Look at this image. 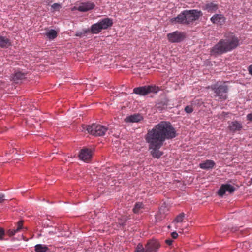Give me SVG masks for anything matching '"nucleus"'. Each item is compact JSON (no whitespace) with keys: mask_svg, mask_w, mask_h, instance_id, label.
Masks as SVG:
<instances>
[{"mask_svg":"<svg viewBox=\"0 0 252 252\" xmlns=\"http://www.w3.org/2000/svg\"><path fill=\"white\" fill-rule=\"evenodd\" d=\"M23 221L21 220L19 221L16 224V228L12 229H9L7 230L6 233L9 236H12L14 235L16 233L20 232L22 230H26V228H24L23 226Z\"/></svg>","mask_w":252,"mask_h":252,"instance_id":"nucleus-9","label":"nucleus"},{"mask_svg":"<svg viewBox=\"0 0 252 252\" xmlns=\"http://www.w3.org/2000/svg\"><path fill=\"white\" fill-rule=\"evenodd\" d=\"M4 235V230L0 228V240H2L3 239V236Z\"/></svg>","mask_w":252,"mask_h":252,"instance_id":"nucleus-31","label":"nucleus"},{"mask_svg":"<svg viewBox=\"0 0 252 252\" xmlns=\"http://www.w3.org/2000/svg\"><path fill=\"white\" fill-rule=\"evenodd\" d=\"M122 224V225H125V222H123V223H122V224Z\"/></svg>","mask_w":252,"mask_h":252,"instance_id":"nucleus-40","label":"nucleus"},{"mask_svg":"<svg viewBox=\"0 0 252 252\" xmlns=\"http://www.w3.org/2000/svg\"><path fill=\"white\" fill-rule=\"evenodd\" d=\"M228 91V88L224 85H221V92L226 93Z\"/></svg>","mask_w":252,"mask_h":252,"instance_id":"nucleus-32","label":"nucleus"},{"mask_svg":"<svg viewBox=\"0 0 252 252\" xmlns=\"http://www.w3.org/2000/svg\"><path fill=\"white\" fill-rule=\"evenodd\" d=\"M159 89L155 86H145L135 88L133 92L140 95H145L150 93H157Z\"/></svg>","mask_w":252,"mask_h":252,"instance_id":"nucleus-5","label":"nucleus"},{"mask_svg":"<svg viewBox=\"0 0 252 252\" xmlns=\"http://www.w3.org/2000/svg\"><path fill=\"white\" fill-rule=\"evenodd\" d=\"M193 108L192 106L188 105L185 108V111L187 113H191L193 111Z\"/></svg>","mask_w":252,"mask_h":252,"instance_id":"nucleus-30","label":"nucleus"},{"mask_svg":"<svg viewBox=\"0 0 252 252\" xmlns=\"http://www.w3.org/2000/svg\"><path fill=\"white\" fill-rule=\"evenodd\" d=\"M247 120L250 121H252V113L248 114L247 115Z\"/></svg>","mask_w":252,"mask_h":252,"instance_id":"nucleus-36","label":"nucleus"},{"mask_svg":"<svg viewBox=\"0 0 252 252\" xmlns=\"http://www.w3.org/2000/svg\"><path fill=\"white\" fill-rule=\"evenodd\" d=\"M202 15L201 11L197 10H185L182 11L177 17L170 19V22L174 24L188 25L197 20Z\"/></svg>","mask_w":252,"mask_h":252,"instance_id":"nucleus-2","label":"nucleus"},{"mask_svg":"<svg viewBox=\"0 0 252 252\" xmlns=\"http://www.w3.org/2000/svg\"><path fill=\"white\" fill-rule=\"evenodd\" d=\"M143 208V204L141 202L136 203L133 209V211L134 213H139L140 212L141 209Z\"/></svg>","mask_w":252,"mask_h":252,"instance_id":"nucleus-23","label":"nucleus"},{"mask_svg":"<svg viewBox=\"0 0 252 252\" xmlns=\"http://www.w3.org/2000/svg\"><path fill=\"white\" fill-rule=\"evenodd\" d=\"M61 8V5L60 4L57 3H55L53 4V5L51 6V8L53 10L59 11Z\"/></svg>","mask_w":252,"mask_h":252,"instance_id":"nucleus-28","label":"nucleus"},{"mask_svg":"<svg viewBox=\"0 0 252 252\" xmlns=\"http://www.w3.org/2000/svg\"><path fill=\"white\" fill-rule=\"evenodd\" d=\"M220 41L218 44L215 45L211 51L212 55H217L220 54Z\"/></svg>","mask_w":252,"mask_h":252,"instance_id":"nucleus-22","label":"nucleus"},{"mask_svg":"<svg viewBox=\"0 0 252 252\" xmlns=\"http://www.w3.org/2000/svg\"><path fill=\"white\" fill-rule=\"evenodd\" d=\"M95 6L94 3L92 2H86L82 3L76 8V9L81 12H86L90 10L93 9Z\"/></svg>","mask_w":252,"mask_h":252,"instance_id":"nucleus-10","label":"nucleus"},{"mask_svg":"<svg viewBox=\"0 0 252 252\" xmlns=\"http://www.w3.org/2000/svg\"><path fill=\"white\" fill-rule=\"evenodd\" d=\"M230 130L233 132H236L241 130L242 128V124L237 121L231 122L229 125Z\"/></svg>","mask_w":252,"mask_h":252,"instance_id":"nucleus-13","label":"nucleus"},{"mask_svg":"<svg viewBox=\"0 0 252 252\" xmlns=\"http://www.w3.org/2000/svg\"><path fill=\"white\" fill-rule=\"evenodd\" d=\"M11 45L10 40L6 37L0 36V47L7 48Z\"/></svg>","mask_w":252,"mask_h":252,"instance_id":"nucleus-17","label":"nucleus"},{"mask_svg":"<svg viewBox=\"0 0 252 252\" xmlns=\"http://www.w3.org/2000/svg\"><path fill=\"white\" fill-rule=\"evenodd\" d=\"M211 22L214 24H218L220 21V15L216 14L211 18Z\"/></svg>","mask_w":252,"mask_h":252,"instance_id":"nucleus-26","label":"nucleus"},{"mask_svg":"<svg viewBox=\"0 0 252 252\" xmlns=\"http://www.w3.org/2000/svg\"><path fill=\"white\" fill-rule=\"evenodd\" d=\"M221 99L222 98V95L221 94Z\"/></svg>","mask_w":252,"mask_h":252,"instance_id":"nucleus-42","label":"nucleus"},{"mask_svg":"<svg viewBox=\"0 0 252 252\" xmlns=\"http://www.w3.org/2000/svg\"><path fill=\"white\" fill-rule=\"evenodd\" d=\"M248 71L249 73L252 75V64L250 65L248 67Z\"/></svg>","mask_w":252,"mask_h":252,"instance_id":"nucleus-37","label":"nucleus"},{"mask_svg":"<svg viewBox=\"0 0 252 252\" xmlns=\"http://www.w3.org/2000/svg\"><path fill=\"white\" fill-rule=\"evenodd\" d=\"M4 195L2 193H0V203L2 202L4 200Z\"/></svg>","mask_w":252,"mask_h":252,"instance_id":"nucleus-35","label":"nucleus"},{"mask_svg":"<svg viewBox=\"0 0 252 252\" xmlns=\"http://www.w3.org/2000/svg\"><path fill=\"white\" fill-rule=\"evenodd\" d=\"M45 35L50 40H53L57 37V32L55 30L51 29L47 32Z\"/></svg>","mask_w":252,"mask_h":252,"instance_id":"nucleus-20","label":"nucleus"},{"mask_svg":"<svg viewBox=\"0 0 252 252\" xmlns=\"http://www.w3.org/2000/svg\"><path fill=\"white\" fill-rule=\"evenodd\" d=\"M92 155L93 151L91 149L83 148L81 150L79 157L82 160L89 162L92 158Z\"/></svg>","mask_w":252,"mask_h":252,"instance_id":"nucleus-8","label":"nucleus"},{"mask_svg":"<svg viewBox=\"0 0 252 252\" xmlns=\"http://www.w3.org/2000/svg\"><path fill=\"white\" fill-rule=\"evenodd\" d=\"M215 165V163L214 161L210 160H207L199 164V167L201 169H208L210 168H212Z\"/></svg>","mask_w":252,"mask_h":252,"instance_id":"nucleus-15","label":"nucleus"},{"mask_svg":"<svg viewBox=\"0 0 252 252\" xmlns=\"http://www.w3.org/2000/svg\"><path fill=\"white\" fill-rule=\"evenodd\" d=\"M165 243L167 245L170 246L172 244L173 240L170 239H166L165 240Z\"/></svg>","mask_w":252,"mask_h":252,"instance_id":"nucleus-33","label":"nucleus"},{"mask_svg":"<svg viewBox=\"0 0 252 252\" xmlns=\"http://www.w3.org/2000/svg\"><path fill=\"white\" fill-rule=\"evenodd\" d=\"M216 95L220 96V86L218 84L214 85L211 87Z\"/></svg>","mask_w":252,"mask_h":252,"instance_id":"nucleus-25","label":"nucleus"},{"mask_svg":"<svg viewBox=\"0 0 252 252\" xmlns=\"http://www.w3.org/2000/svg\"><path fill=\"white\" fill-rule=\"evenodd\" d=\"M98 22L102 30L107 29L113 25L112 20L109 18H105Z\"/></svg>","mask_w":252,"mask_h":252,"instance_id":"nucleus-12","label":"nucleus"},{"mask_svg":"<svg viewBox=\"0 0 252 252\" xmlns=\"http://www.w3.org/2000/svg\"><path fill=\"white\" fill-rule=\"evenodd\" d=\"M204 9L209 12H214L218 9V6L213 2H210L205 5Z\"/></svg>","mask_w":252,"mask_h":252,"instance_id":"nucleus-16","label":"nucleus"},{"mask_svg":"<svg viewBox=\"0 0 252 252\" xmlns=\"http://www.w3.org/2000/svg\"><path fill=\"white\" fill-rule=\"evenodd\" d=\"M167 106V103L165 102H158L156 104V107L158 108L160 110H162L163 109L166 108Z\"/></svg>","mask_w":252,"mask_h":252,"instance_id":"nucleus-27","label":"nucleus"},{"mask_svg":"<svg viewBox=\"0 0 252 252\" xmlns=\"http://www.w3.org/2000/svg\"><path fill=\"white\" fill-rule=\"evenodd\" d=\"M26 74L19 71L15 73L13 79L14 81L18 82L26 78Z\"/></svg>","mask_w":252,"mask_h":252,"instance_id":"nucleus-19","label":"nucleus"},{"mask_svg":"<svg viewBox=\"0 0 252 252\" xmlns=\"http://www.w3.org/2000/svg\"><path fill=\"white\" fill-rule=\"evenodd\" d=\"M167 37L169 42L171 43L180 42L185 37L183 32L176 31L167 34Z\"/></svg>","mask_w":252,"mask_h":252,"instance_id":"nucleus-6","label":"nucleus"},{"mask_svg":"<svg viewBox=\"0 0 252 252\" xmlns=\"http://www.w3.org/2000/svg\"><path fill=\"white\" fill-rule=\"evenodd\" d=\"M160 244L157 240H150L145 246V252H157Z\"/></svg>","mask_w":252,"mask_h":252,"instance_id":"nucleus-7","label":"nucleus"},{"mask_svg":"<svg viewBox=\"0 0 252 252\" xmlns=\"http://www.w3.org/2000/svg\"><path fill=\"white\" fill-rule=\"evenodd\" d=\"M221 20H222V19H223V17L221 16Z\"/></svg>","mask_w":252,"mask_h":252,"instance_id":"nucleus-41","label":"nucleus"},{"mask_svg":"<svg viewBox=\"0 0 252 252\" xmlns=\"http://www.w3.org/2000/svg\"><path fill=\"white\" fill-rule=\"evenodd\" d=\"M135 252H145V248L142 245H138Z\"/></svg>","mask_w":252,"mask_h":252,"instance_id":"nucleus-29","label":"nucleus"},{"mask_svg":"<svg viewBox=\"0 0 252 252\" xmlns=\"http://www.w3.org/2000/svg\"><path fill=\"white\" fill-rule=\"evenodd\" d=\"M176 136V130L171 124L167 121H161L148 130L145 139L152 157L159 158L163 154L159 149L163 146L164 142Z\"/></svg>","mask_w":252,"mask_h":252,"instance_id":"nucleus-1","label":"nucleus"},{"mask_svg":"<svg viewBox=\"0 0 252 252\" xmlns=\"http://www.w3.org/2000/svg\"><path fill=\"white\" fill-rule=\"evenodd\" d=\"M48 250V248L45 245L37 244L35 246L36 252H46Z\"/></svg>","mask_w":252,"mask_h":252,"instance_id":"nucleus-21","label":"nucleus"},{"mask_svg":"<svg viewBox=\"0 0 252 252\" xmlns=\"http://www.w3.org/2000/svg\"><path fill=\"white\" fill-rule=\"evenodd\" d=\"M102 31L100 25L98 22L97 23L94 24L91 27V31L92 33L97 34Z\"/></svg>","mask_w":252,"mask_h":252,"instance_id":"nucleus-18","label":"nucleus"},{"mask_svg":"<svg viewBox=\"0 0 252 252\" xmlns=\"http://www.w3.org/2000/svg\"><path fill=\"white\" fill-rule=\"evenodd\" d=\"M143 117L138 114H135L126 117L125 121L126 122L137 123L142 120Z\"/></svg>","mask_w":252,"mask_h":252,"instance_id":"nucleus-14","label":"nucleus"},{"mask_svg":"<svg viewBox=\"0 0 252 252\" xmlns=\"http://www.w3.org/2000/svg\"><path fill=\"white\" fill-rule=\"evenodd\" d=\"M223 98L224 99H225L226 98V96L225 94L224 96H223Z\"/></svg>","mask_w":252,"mask_h":252,"instance_id":"nucleus-39","label":"nucleus"},{"mask_svg":"<svg viewBox=\"0 0 252 252\" xmlns=\"http://www.w3.org/2000/svg\"><path fill=\"white\" fill-rule=\"evenodd\" d=\"M185 214L184 213H180L174 219L173 223H180L183 221L185 217Z\"/></svg>","mask_w":252,"mask_h":252,"instance_id":"nucleus-24","label":"nucleus"},{"mask_svg":"<svg viewBox=\"0 0 252 252\" xmlns=\"http://www.w3.org/2000/svg\"><path fill=\"white\" fill-rule=\"evenodd\" d=\"M171 236L173 239H176L178 237V234L176 232H173L171 233Z\"/></svg>","mask_w":252,"mask_h":252,"instance_id":"nucleus-34","label":"nucleus"},{"mask_svg":"<svg viewBox=\"0 0 252 252\" xmlns=\"http://www.w3.org/2000/svg\"><path fill=\"white\" fill-rule=\"evenodd\" d=\"M224 38L221 40V53L230 51L239 45V40L233 33H225Z\"/></svg>","mask_w":252,"mask_h":252,"instance_id":"nucleus-3","label":"nucleus"},{"mask_svg":"<svg viewBox=\"0 0 252 252\" xmlns=\"http://www.w3.org/2000/svg\"><path fill=\"white\" fill-rule=\"evenodd\" d=\"M87 130L88 133L96 136L104 135L107 131L108 128L105 126L100 125L93 124L87 126Z\"/></svg>","mask_w":252,"mask_h":252,"instance_id":"nucleus-4","label":"nucleus"},{"mask_svg":"<svg viewBox=\"0 0 252 252\" xmlns=\"http://www.w3.org/2000/svg\"><path fill=\"white\" fill-rule=\"evenodd\" d=\"M220 193H221V192H220V188L218 189V191H217V194H218V195L219 196H220Z\"/></svg>","mask_w":252,"mask_h":252,"instance_id":"nucleus-38","label":"nucleus"},{"mask_svg":"<svg viewBox=\"0 0 252 252\" xmlns=\"http://www.w3.org/2000/svg\"><path fill=\"white\" fill-rule=\"evenodd\" d=\"M235 190V188L230 184H226L221 185V196H222L226 192H228L229 193H232Z\"/></svg>","mask_w":252,"mask_h":252,"instance_id":"nucleus-11","label":"nucleus"}]
</instances>
